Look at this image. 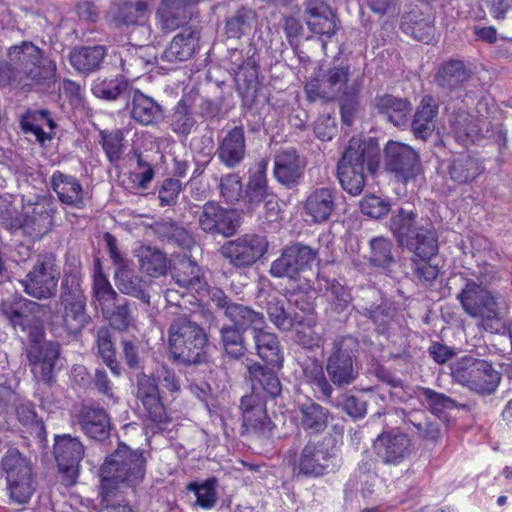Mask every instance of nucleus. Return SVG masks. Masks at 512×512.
Here are the masks:
<instances>
[{
  "label": "nucleus",
  "instance_id": "f257e3e1",
  "mask_svg": "<svg viewBox=\"0 0 512 512\" xmlns=\"http://www.w3.org/2000/svg\"><path fill=\"white\" fill-rule=\"evenodd\" d=\"M363 76L355 75L347 63H337L319 73L305 85L309 101L331 102L340 99V111L343 123L351 126L359 108Z\"/></svg>",
  "mask_w": 512,
  "mask_h": 512
},
{
  "label": "nucleus",
  "instance_id": "f03ea898",
  "mask_svg": "<svg viewBox=\"0 0 512 512\" xmlns=\"http://www.w3.org/2000/svg\"><path fill=\"white\" fill-rule=\"evenodd\" d=\"M380 149L376 140L352 138L337 165L341 187L350 195L361 194L365 187V169L373 173L379 165Z\"/></svg>",
  "mask_w": 512,
  "mask_h": 512
},
{
  "label": "nucleus",
  "instance_id": "7ed1b4c3",
  "mask_svg": "<svg viewBox=\"0 0 512 512\" xmlns=\"http://www.w3.org/2000/svg\"><path fill=\"white\" fill-rule=\"evenodd\" d=\"M208 335L186 316L175 318L168 328V347L174 361L184 366L207 361Z\"/></svg>",
  "mask_w": 512,
  "mask_h": 512
},
{
  "label": "nucleus",
  "instance_id": "20e7f679",
  "mask_svg": "<svg viewBox=\"0 0 512 512\" xmlns=\"http://www.w3.org/2000/svg\"><path fill=\"white\" fill-rule=\"evenodd\" d=\"M146 460L139 450H132L120 443L110 454L100 469L101 487L106 498L119 484L133 487L140 483L145 475Z\"/></svg>",
  "mask_w": 512,
  "mask_h": 512
},
{
  "label": "nucleus",
  "instance_id": "39448f33",
  "mask_svg": "<svg viewBox=\"0 0 512 512\" xmlns=\"http://www.w3.org/2000/svg\"><path fill=\"white\" fill-rule=\"evenodd\" d=\"M0 466L5 474L9 499L16 504H27L34 495L38 482L32 464L20 451L0 440Z\"/></svg>",
  "mask_w": 512,
  "mask_h": 512
},
{
  "label": "nucleus",
  "instance_id": "423d86ee",
  "mask_svg": "<svg viewBox=\"0 0 512 512\" xmlns=\"http://www.w3.org/2000/svg\"><path fill=\"white\" fill-rule=\"evenodd\" d=\"M359 342L352 336H343L332 342L325 361V371L332 386L344 388L359 375Z\"/></svg>",
  "mask_w": 512,
  "mask_h": 512
},
{
  "label": "nucleus",
  "instance_id": "0eeeda50",
  "mask_svg": "<svg viewBox=\"0 0 512 512\" xmlns=\"http://www.w3.org/2000/svg\"><path fill=\"white\" fill-rule=\"evenodd\" d=\"M453 379L478 394L490 395L499 386L501 376L485 360L464 356L451 365Z\"/></svg>",
  "mask_w": 512,
  "mask_h": 512
},
{
  "label": "nucleus",
  "instance_id": "6e6552de",
  "mask_svg": "<svg viewBox=\"0 0 512 512\" xmlns=\"http://www.w3.org/2000/svg\"><path fill=\"white\" fill-rule=\"evenodd\" d=\"M9 58L20 65L21 83L24 85L49 87L54 82L55 64L43 59L40 49L34 44L24 42L21 46L11 47Z\"/></svg>",
  "mask_w": 512,
  "mask_h": 512
},
{
  "label": "nucleus",
  "instance_id": "1a4fd4ad",
  "mask_svg": "<svg viewBox=\"0 0 512 512\" xmlns=\"http://www.w3.org/2000/svg\"><path fill=\"white\" fill-rule=\"evenodd\" d=\"M60 271L52 253L37 256L26 277L21 280L24 292L36 299H49L56 295Z\"/></svg>",
  "mask_w": 512,
  "mask_h": 512
},
{
  "label": "nucleus",
  "instance_id": "9d476101",
  "mask_svg": "<svg viewBox=\"0 0 512 512\" xmlns=\"http://www.w3.org/2000/svg\"><path fill=\"white\" fill-rule=\"evenodd\" d=\"M339 467V457L330 438L318 442L309 441L302 449L297 469L299 474L320 477Z\"/></svg>",
  "mask_w": 512,
  "mask_h": 512
},
{
  "label": "nucleus",
  "instance_id": "9b49d317",
  "mask_svg": "<svg viewBox=\"0 0 512 512\" xmlns=\"http://www.w3.org/2000/svg\"><path fill=\"white\" fill-rule=\"evenodd\" d=\"M466 314L482 321L498 322L502 300L473 280H467L457 295Z\"/></svg>",
  "mask_w": 512,
  "mask_h": 512
},
{
  "label": "nucleus",
  "instance_id": "f8f14e48",
  "mask_svg": "<svg viewBox=\"0 0 512 512\" xmlns=\"http://www.w3.org/2000/svg\"><path fill=\"white\" fill-rule=\"evenodd\" d=\"M316 262H319L318 251L297 242L285 247L280 257L271 263L270 274L276 278L287 277L296 281L301 273L311 270Z\"/></svg>",
  "mask_w": 512,
  "mask_h": 512
},
{
  "label": "nucleus",
  "instance_id": "ddd939ff",
  "mask_svg": "<svg viewBox=\"0 0 512 512\" xmlns=\"http://www.w3.org/2000/svg\"><path fill=\"white\" fill-rule=\"evenodd\" d=\"M152 0H113L109 11L110 19L118 28H134L132 35L139 33L140 41H151V28L147 25L149 6Z\"/></svg>",
  "mask_w": 512,
  "mask_h": 512
},
{
  "label": "nucleus",
  "instance_id": "4468645a",
  "mask_svg": "<svg viewBox=\"0 0 512 512\" xmlns=\"http://www.w3.org/2000/svg\"><path fill=\"white\" fill-rule=\"evenodd\" d=\"M53 452L62 484L71 487L78 477V466L84 456V446L70 434L56 435Z\"/></svg>",
  "mask_w": 512,
  "mask_h": 512
},
{
  "label": "nucleus",
  "instance_id": "2eb2a0df",
  "mask_svg": "<svg viewBox=\"0 0 512 512\" xmlns=\"http://www.w3.org/2000/svg\"><path fill=\"white\" fill-rule=\"evenodd\" d=\"M267 241L256 234H246L226 242L220 248L221 255L237 269L251 267L267 251Z\"/></svg>",
  "mask_w": 512,
  "mask_h": 512
},
{
  "label": "nucleus",
  "instance_id": "dca6fc26",
  "mask_svg": "<svg viewBox=\"0 0 512 512\" xmlns=\"http://www.w3.org/2000/svg\"><path fill=\"white\" fill-rule=\"evenodd\" d=\"M385 169L407 183L415 179L422 170L418 153L409 145L389 141L384 148Z\"/></svg>",
  "mask_w": 512,
  "mask_h": 512
},
{
  "label": "nucleus",
  "instance_id": "f3484780",
  "mask_svg": "<svg viewBox=\"0 0 512 512\" xmlns=\"http://www.w3.org/2000/svg\"><path fill=\"white\" fill-rule=\"evenodd\" d=\"M211 300L217 308L223 310L224 316L230 321L231 326L245 332L252 329L264 327L266 324L264 314L256 311L248 305L232 302L230 298L220 289L215 290Z\"/></svg>",
  "mask_w": 512,
  "mask_h": 512
},
{
  "label": "nucleus",
  "instance_id": "a211bd4d",
  "mask_svg": "<svg viewBox=\"0 0 512 512\" xmlns=\"http://www.w3.org/2000/svg\"><path fill=\"white\" fill-rule=\"evenodd\" d=\"M198 225L205 233L230 237L236 233L239 221L233 210L222 207L216 201H207L201 207Z\"/></svg>",
  "mask_w": 512,
  "mask_h": 512
},
{
  "label": "nucleus",
  "instance_id": "6ab92c4d",
  "mask_svg": "<svg viewBox=\"0 0 512 512\" xmlns=\"http://www.w3.org/2000/svg\"><path fill=\"white\" fill-rule=\"evenodd\" d=\"M376 456L386 465L397 466L410 457L413 443L409 436L402 432H383L373 442Z\"/></svg>",
  "mask_w": 512,
  "mask_h": 512
},
{
  "label": "nucleus",
  "instance_id": "aec40b11",
  "mask_svg": "<svg viewBox=\"0 0 512 512\" xmlns=\"http://www.w3.org/2000/svg\"><path fill=\"white\" fill-rule=\"evenodd\" d=\"M55 213V204L48 199L28 205L19 219L20 229L28 236L40 239L51 230Z\"/></svg>",
  "mask_w": 512,
  "mask_h": 512
},
{
  "label": "nucleus",
  "instance_id": "412c9836",
  "mask_svg": "<svg viewBox=\"0 0 512 512\" xmlns=\"http://www.w3.org/2000/svg\"><path fill=\"white\" fill-rule=\"evenodd\" d=\"M45 312V306L25 300L19 308L6 310L10 323L15 330L26 333L32 343H38L43 335L41 317Z\"/></svg>",
  "mask_w": 512,
  "mask_h": 512
},
{
  "label": "nucleus",
  "instance_id": "4be33fe9",
  "mask_svg": "<svg viewBox=\"0 0 512 512\" xmlns=\"http://www.w3.org/2000/svg\"><path fill=\"white\" fill-rule=\"evenodd\" d=\"M471 77L472 71L463 61L450 60L439 67L435 83L443 94L457 99L466 91Z\"/></svg>",
  "mask_w": 512,
  "mask_h": 512
},
{
  "label": "nucleus",
  "instance_id": "5701e85b",
  "mask_svg": "<svg viewBox=\"0 0 512 512\" xmlns=\"http://www.w3.org/2000/svg\"><path fill=\"white\" fill-rule=\"evenodd\" d=\"M439 236L434 223L426 218L400 247L412 253V258L432 260L439 252Z\"/></svg>",
  "mask_w": 512,
  "mask_h": 512
},
{
  "label": "nucleus",
  "instance_id": "b1692460",
  "mask_svg": "<svg viewBox=\"0 0 512 512\" xmlns=\"http://www.w3.org/2000/svg\"><path fill=\"white\" fill-rule=\"evenodd\" d=\"M216 156L229 169L238 167L246 156V137L243 126H235L218 137Z\"/></svg>",
  "mask_w": 512,
  "mask_h": 512
},
{
  "label": "nucleus",
  "instance_id": "393cba45",
  "mask_svg": "<svg viewBox=\"0 0 512 512\" xmlns=\"http://www.w3.org/2000/svg\"><path fill=\"white\" fill-rule=\"evenodd\" d=\"M337 190L330 187H318L307 195L303 210L314 224L327 222L336 209Z\"/></svg>",
  "mask_w": 512,
  "mask_h": 512
},
{
  "label": "nucleus",
  "instance_id": "a878e982",
  "mask_svg": "<svg viewBox=\"0 0 512 512\" xmlns=\"http://www.w3.org/2000/svg\"><path fill=\"white\" fill-rule=\"evenodd\" d=\"M126 106L131 118L142 126L157 125L164 117L162 106L136 88L129 92Z\"/></svg>",
  "mask_w": 512,
  "mask_h": 512
},
{
  "label": "nucleus",
  "instance_id": "bb28decb",
  "mask_svg": "<svg viewBox=\"0 0 512 512\" xmlns=\"http://www.w3.org/2000/svg\"><path fill=\"white\" fill-rule=\"evenodd\" d=\"M243 427L247 431L264 434L272 429V422L267 415L266 401L252 392L241 399Z\"/></svg>",
  "mask_w": 512,
  "mask_h": 512
},
{
  "label": "nucleus",
  "instance_id": "cd10ccee",
  "mask_svg": "<svg viewBox=\"0 0 512 512\" xmlns=\"http://www.w3.org/2000/svg\"><path fill=\"white\" fill-rule=\"evenodd\" d=\"M304 168L305 161L294 148L281 150L274 157V177L286 187L291 188L299 183Z\"/></svg>",
  "mask_w": 512,
  "mask_h": 512
},
{
  "label": "nucleus",
  "instance_id": "c85d7f7f",
  "mask_svg": "<svg viewBox=\"0 0 512 512\" xmlns=\"http://www.w3.org/2000/svg\"><path fill=\"white\" fill-rule=\"evenodd\" d=\"M485 166L476 155L459 153L449 160L446 168L449 179L457 185L471 184L483 174Z\"/></svg>",
  "mask_w": 512,
  "mask_h": 512
},
{
  "label": "nucleus",
  "instance_id": "c756f323",
  "mask_svg": "<svg viewBox=\"0 0 512 512\" xmlns=\"http://www.w3.org/2000/svg\"><path fill=\"white\" fill-rule=\"evenodd\" d=\"M114 282L118 291L150 305L149 283L131 266V263L114 269Z\"/></svg>",
  "mask_w": 512,
  "mask_h": 512
},
{
  "label": "nucleus",
  "instance_id": "7c9ffc66",
  "mask_svg": "<svg viewBox=\"0 0 512 512\" xmlns=\"http://www.w3.org/2000/svg\"><path fill=\"white\" fill-rule=\"evenodd\" d=\"M373 106L377 113L396 127L408 124L412 104L406 98L396 97L391 94L376 95Z\"/></svg>",
  "mask_w": 512,
  "mask_h": 512
},
{
  "label": "nucleus",
  "instance_id": "2f4dec72",
  "mask_svg": "<svg viewBox=\"0 0 512 512\" xmlns=\"http://www.w3.org/2000/svg\"><path fill=\"white\" fill-rule=\"evenodd\" d=\"M50 183L61 203L76 209L84 208L85 192L76 177L56 171L52 174Z\"/></svg>",
  "mask_w": 512,
  "mask_h": 512
},
{
  "label": "nucleus",
  "instance_id": "473e14b6",
  "mask_svg": "<svg viewBox=\"0 0 512 512\" xmlns=\"http://www.w3.org/2000/svg\"><path fill=\"white\" fill-rule=\"evenodd\" d=\"M136 397L142 402L153 422L160 423L163 421L165 410L161 402L158 384L154 377L146 374L137 376Z\"/></svg>",
  "mask_w": 512,
  "mask_h": 512
},
{
  "label": "nucleus",
  "instance_id": "72a5a7b5",
  "mask_svg": "<svg viewBox=\"0 0 512 512\" xmlns=\"http://www.w3.org/2000/svg\"><path fill=\"white\" fill-rule=\"evenodd\" d=\"M78 423L82 432L91 439L103 441L110 434V418L102 408L83 406L78 415Z\"/></svg>",
  "mask_w": 512,
  "mask_h": 512
},
{
  "label": "nucleus",
  "instance_id": "f704fd0d",
  "mask_svg": "<svg viewBox=\"0 0 512 512\" xmlns=\"http://www.w3.org/2000/svg\"><path fill=\"white\" fill-rule=\"evenodd\" d=\"M448 122L449 133L461 145L474 144L482 137L479 120L466 111L454 112L450 115Z\"/></svg>",
  "mask_w": 512,
  "mask_h": 512
},
{
  "label": "nucleus",
  "instance_id": "c9c22d12",
  "mask_svg": "<svg viewBox=\"0 0 512 512\" xmlns=\"http://www.w3.org/2000/svg\"><path fill=\"white\" fill-rule=\"evenodd\" d=\"M401 29L417 41L430 44L435 40L434 18L419 8H412L402 17Z\"/></svg>",
  "mask_w": 512,
  "mask_h": 512
},
{
  "label": "nucleus",
  "instance_id": "e433bc0d",
  "mask_svg": "<svg viewBox=\"0 0 512 512\" xmlns=\"http://www.w3.org/2000/svg\"><path fill=\"white\" fill-rule=\"evenodd\" d=\"M59 356L60 345L53 341L45 342L40 347L33 343L27 351L29 363L36 372H40L44 382H49L52 379V373Z\"/></svg>",
  "mask_w": 512,
  "mask_h": 512
},
{
  "label": "nucleus",
  "instance_id": "4c0bfd02",
  "mask_svg": "<svg viewBox=\"0 0 512 512\" xmlns=\"http://www.w3.org/2000/svg\"><path fill=\"white\" fill-rule=\"evenodd\" d=\"M424 220L419 219L415 209L407 205L391 212L387 227L400 247Z\"/></svg>",
  "mask_w": 512,
  "mask_h": 512
},
{
  "label": "nucleus",
  "instance_id": "58836bf2",
  "mask_svg": "<svg viewBox=\"0 0 512 512\" xmlns=\"http://www.w3.org/2000/svg\"><path fill=\"white\" fill-rule=\"evenodd\" d=\"M187 0H162L156 18L160 28L165 32H172L183 26L190 19Z\"/></svg>",
  "mask_w": 512,
  "mask_h": 512
},
{
  "label": "nucleus",
  "instance_id": "ea45409f",
  "mask_svg": "<svg viewBox=\"0 0 512 512\" xmlns=\"http://www.w3.org/2000/svg\"><path fill=\"white\" fill-rule=\"evenodd\" d=\"M253 340L257 355L272 368L283 367L284 356L276 334L265 331L263 327L255 329Z\"/></svg>",
  "mask_w": 512,
  "mask_h": 512
},
{
  "label": "nucleus",
  "instance_id": "a19ab883",
  "mask_svg": "<svg viewBox=\"0 0 512 512\" xmlns=\"http://www.w3.org/2000/svg\"><path fill=\"white\" fill-rule=\"evenodd\" d=\"M437 114L438 105L434 98L430 95L424 96L411 122V129L416 138L427 140L432 135Z\"/></svg>",
  "mask_w": 512,
  "mask_h": 512
},
{
  "label": "nucleus",
  "instance_id": "79ce46f5",
  "mask_svg": "<svg viewBox=\"0 0 512 512\" xmlns=\"http://www.w3.org/2000/svg\"><path fill=\"white\" fill-rule=\"evenodd\" d=\"M248 379L252 383L254 391L263 390L272 398L280 395L282 390L281 382L271 366H263L258 362L249 361L246 364Z\"/></svg>",
  "mask_w": 512,
  "mask_h": 512
},
{
  "label": "nucleus",
  "instance_id": "37998d69",
  "mask_svg": "<svg viewBox=\"0 0 512 512\" xmlns=\"http://www.w3.org/2000/svg\"><path fill=\"white\" fill-rule=\"evenodd\" d=\"M328 417L329 411L313 401L299 404L296 412L300 427L310 434L324 431L328 425Z\"/></svg>",
  "mask_w": 512,
  "mask_h": 512
},
{
  "label": "nucleus",
  "instance_id": "c03bdc74",
  "mask_svg": "<svg viewBox=\"0 0 512 512\" xmlns=\"http://www.w3.org/2000/svg\"><path fill=\"white\" fill-rule=\"evenodd\" d=\"M365 259L370 266L388 271L395 264L393 243L386 236H375L369 240L368 252Z\"/></svg>",
  "mask_w": 512,
  "mask_h": 512
},
{
  "label": "nucleus",
  "instance_id": "a18cd8bd",
  "mask_svg": "<svg viewBox=\"0 0 512 512\" xmlns=\"http://www.w3.org/2000/svg\"><path fill=\"white\" fill-rule=\"evenodd\" d=\"M106 53V48L102 45L74 48L70 52V64L79 72L91 73L100 68Z\"/></svg>",
  "mask_w": 512,
  "mask_h": 512
},
{
  "label": "nucleus",
  "instance_id": "49530a36",
  "mask_svg": "<svg viewBox=\"0 0 512 512\" xmlns=\"http://www.w3.org/2000/svg\"><path fill=\"white\" fill-rule=\"evenodd\" d=\"M169 126L177 136L187 138L197 127V119L192 105L181 98L169 116Z\"/></svg>",
  "mask_w": 512,
  "mask_h": 512
},
{
  "label": "nucleus",
  "instance_id": "de8ad7c7",
  "mask_svg": "<svg viewBox=\"0 0 512 512\" xmlns=\"http://www.w3.org/2000/svg\"><path fill=\"white\" fill-rule=\"evenodd\" d=\"M198 36L194 31L177 34L164 50L162 59L174 63L190 59L195 52Z\"/></svg>",
  "mask_w": 512,
  "mask_h": 512
},
{
  "label": "nucleus",
  "instance_id": "09e8293b",
  "mask_svg": "<svg viewBox=\"0 0 512 512\" xmlns=\"http://www.w3.org/2000/svg\"><path fill=\"white\" fill-rule=\"evenodd\" d=\"M267 165L268 162L261 159L256 164V170L249 177L246 188V197L249 209H254L270 195V193H268L266 177Z\"/></svg>",
  "mask_w": 512,
  "mask_h": 512
},
{
  "label": "nucleus",
  "instance_id": "8fccbe9b",
  "mask_svg": "<svg viewBox=\"0 0 512 512\" xmlns=\"http://www.w3.org/2000/svg\"><path fill=\"white\" fill-rule=\"evenodd\" d=\"M175 283L186 290H199L202 286L200 267L189 258H182L174 264L171 270Z\"/></svg>",
  "mask_w": 512,
  "mask_h": 512
},
{
  "label": "nucleus",
  "instance_id": "3c124183",
  "mask_svg": "<svg viewBox=\"0 0 512 512\" xmlns=\"http://www.w3.org/2000/svg\"><path fill=\"white\" fill-rule=\"evenodd\" d=\"M153 230L160 240L183 249H190L195 243L189 232L173 220L158 221L154 224Z\"/></svg>",
  "mask_w": 512,
  "mask_h": 512
},
{
  "label": "nucleus",
  "instance_id": "603ef678",
  "mask_svg": "<svg viewBox=\"0 0 512 512\" xmlns=\"http://www.w3.org/2000/svg\"><path fill=\"white\" fill-rule=\"evenodd\" d=\"M266 312L270 322L283 332H289L294 328L295 324L303 323V316L287 311L284 300L278 297H273L268 301Z\"/></svg>",
  "mask_w": 512,
  "mask_h": 512
},
{
  "label": "nucleus",
  "instance_id": "864d4df0",
  "mask_svg": "<svg viewBox=\"0 0 512 512\" xmlns=\"http://www.w3.org/2000/svg\"><path fill=\"white\" fill-rule=\"evenodd\" d=\"M219 334L224 358L237 361L245 356L246 346L243 331L224 324L220 328Z\"/></svg>",
  "mask_w": 512,
  "mask_h": 512
},
{
  "label": "nucleus",
  "instance_id": "5fc2aeb1",
  "mask_svg": "<svg viewBox=\"0 0 512 512\" xmlns=\"http://www.w3.org/2000/svg\"><path fill=\"white\" fill-rule=\"evenodd\" d=\"M101 311L110 326L119 331L127 330L134 321L129 301L121 296L101 308Z\"/></svg>",
  "mask_w": 512,
  "mask_h": 512
},
{
  "label": "nucleus",
  "instance_id": "6e6d98bb",
  "mask_svg": "<svg viewBox=\"0 0 512 512\" xmlns=\"http://www.w3.org/2000/svg\"><path fill=\"white\" fill-rule=\"evenodd\" d=\"M140 269L151 277L157 278L166 273L167 260L157 248L141 246L136 253Z\"/></svg>",
  "mask_w": 512,
  "mask_h": 512
},
{
  "label": "nucleus",
  "instance_id": "4d7b16f0",
  "mask_svg": "<svg viewBox=\"0 0 512 512\" xmlns=\"http://www.w3.org/2000/svg\"><path fill=\"white\" fill-rule=\"evenodd\" d=\"M61 328L68 335H78L88 324L90 317L86 313V303L61 305Z\"/></svg>",
  "mask_w": 512,
  "mask_h": 512
},
{
  "label": "nucleus",
  "instance_id": "13d9d810",
  "mask_svg": "<svg viewBox=\"0 0 512 512\" xmlns=\"http://www.w3.org/2000/svg\"><path fill=\"white\" fill-rule=\"evenodd\" d=\"M256 20V12L249 7H240L233 15L227 17L225 32L229 38L239 39L251 30Z\"/></svg>",
  "mask_w": 512,
  "mask_h": 512
},
{
  "label": "nucleus",
  "instance_id": "bf43d9fd",
  "mask_svg": "<svg viewBox=\"0 0 512 512\" xmlns=\"http://www.w3.org/2000/svg\"><path fill=\"white\" fill-rule=\"evenodd\" d=\"M135 41L140 42L138 45H133L132 48L128 49L124 56L121 57L122 70L127 74L136 75L143 71L146 66L150 63L149 60L145 59V52L147 51V43L140 41L142 36L137 38L132 35Z\"/></svg>",
  "mask_w": 512,
  "mask_h": 512
},
{
  "label": "nucleus",
  "instance_id": "052dcab7",
  "mask_svg": "<svg viewBox=\"0 0 512 512\" xmlns=\"http://www.w3.org/2000/svg\"><path fill=\"white\" fill-rule=\"evenodd\" d=\"M92 291L93 297L98 302L100 308L107 306L120 297L119 293L112 287L107 276L102 271L99 262L94 268Z\"/></svg>",
  "mask_w": 512,
  "mask_h": 512
},
{
  "label": "nucleus",
  "instance_id": "680f3d73",
  "mask_svg": "<svg viewBox=\"0 0 512 512\" xmlns=\"http://www.w3.org/2000/svg\"><path fill=\"white\" fill-rule=\"evenodd\" d=\"M96 344L98 352L104 363L115 376H119L121 374V368L115 358V349L111 338V332L107 327H101L98 329Z\"/></svg>",
  "mask_w": 512,
  "mask_h": 512
},
{
  "label": "nucleus",
  "instance_id": "e2e57ef3",
  "mask_svg": "<svg viewBox=\"0 0 512 512\" xmlns=\"http://www.w3.org/2000/svg\"><path fill=\"white\" fill-rule=\"evenodd\" d=\"M363 314L376 325L379 333L385 334L393 321L395 309L388 301L382 299L380 303H373L370 307L364 308Z\"/></svg>",
  "mask_w": 512,
  "mask_h": 512
},
{
  "label": "nucleus",
  "instance_id": "0e129e2a",
  "mask_svg": "<svg viewBox=\"0 0 512 512\" xmlns=\"http://www.w3.org/2000/svg\"><path fill=\"white\" fill-rule=\"evenodd\" d=\"M326 293L331 309L336 313L343 312L351 303L352 296L349 289L336 279H326Z\"/></svg>",
  "mask_w": 512,
  "mask_h": 512
},
{
  "label": "nucleus",
  "instance_id": "69168bd1",
  "mask_svg": "<svg viewBox=\"0 0 512 512\" xmlns=\"http://www.w3.org/2000/svg\"><path fill=\"white\" fill-rule=\"evenodd\" d=\"M415 394L418 400L432 413H441L446 408H451L454 401L443 393H438L430 388L417 387Z\"/></svg>",
  "mask_w": 512,
  "mask_h": 512
},
{
  "label": "nucleus",
  "instance_id": "338daca9",
  "mask_svg": "<svg viewBox=\"0 0 512 512\" xmlns=\"http://www.w3.org/2000/svg\"><path fill=\"white\" fill-rule=\"evenodd\" d=\"M129 86L128 82L122 78H114L111 80H104L98 83L93 91L97 97L105 100H115L119 96L124 95L129 99V92L134 90Z\"/></svg>",
  "mask_w": 512,
  "mask_h": 512
},
{
  "label": "nucleus",
  "instance_id": "774afa93",
  "mask_svg": "<svg viewBox=\"0 0 512 512\" xmlns=\"http://www.w3.org/2000/svg\"><path fill=\"white\" fill-rule=\"evenodd\" d=\"M84 304L86 297L76 275H66L61 282L60 305Z\"/></svg>",
  "mask_w": 512,
  "mask_h": 512
}]
</instances>
